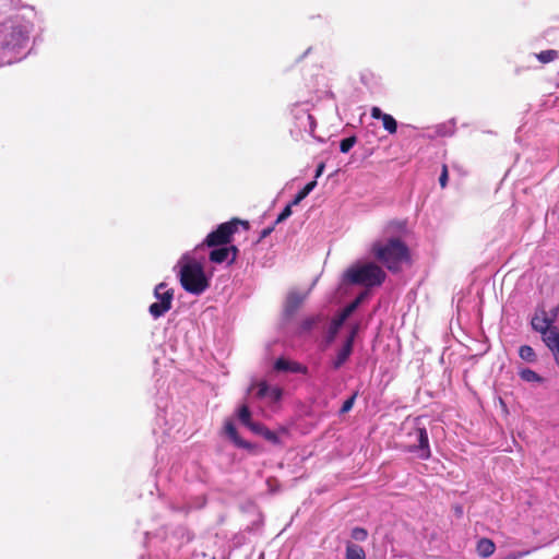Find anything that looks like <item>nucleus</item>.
Instances as JSON below:
<instances>
[{
  "mask_svg": "<svg viewBox=\"0 0 559 559\" xmlns=\"http://www.w3.org/2000/svg\"><path fill=\"white\" fill-rule=\"evenodd\" d=\"M32 22L14 15L0 24V56L4 64L23 59L28 51Z\"/></svg>",
  "mask_w": 559,
  "mask_h": 559,
  "instance_id": "obj_1",
  "label": "nucleus"
},
{
  "mask_svg": "<svg viewBox=\"0 0 559 559\" xmlns=\"http://www.w3.org/2000/svg\"><path fill=\"white\" fill-rule=\"evenodd\" d=\"M199 251H187L177 262L178 276L182 288L193 295H201L210 285L202 262L197 258Z\"/></svg>",
  "mask_w": 559,
  "mask_h": 559,
  "instance_id": "obj_2",
  "label": "nucleus"
},
{
  "mask_svg": "<svg viewBox=\"0 0 559 559\" xmlns=\"http://www.w3.org/2000/svg\"><path fill=\"white\" fill-rule=\"evenodd\" d=\"M371 252L378 261L383 263L388 270L392 272H397L402 263L408 260V249L406 245L397 238H391L385 242H373Z\"/></svg>",
  "mask_w": 559,
  "mask_h": 559,
  "instance_id": "obj_3",
  "label": "nucleus"
},
{
  "mask_svg": "<svg viewBox=\"0 0 559 559\" xmlns=\"http://www.w3.org/2000/svg\"><path fill=\"white\" fill-rule=\"evenodd\" d=\"M385 280L384 271L372 262L357 263L344 274V281L367 288L379 286Z\"/></svg>",
  "mask_w": 559,
  "mask_h": 559,
  "instance_id": "obj_4",
  "label": "nucleus"
},
{
  "mask_svg": "<svg viewBox=\"0 0 559 559\" xmlns=\"http://www.w3.org/2000/svg\"><path fill=\"white\" fill-rule=\"evenodd\" d=\"M239 224H243L245 226L248 225L247 222H241L236 218L219 224L217 228L211 231L201 243L194 247V251L200 252L204 247L212 248L229 243L230 238L237 231Z\"/></svg>",
  "mask_w": 559,
  "mask_h": 559,
  "instance_id": "obj_5",
  "label": "nucleus"
},
{
  "mask_svg": "<svg viewBox=\"0 0 559 559\" xmlns=\"http://www.w3.org/2000/svg\"><path fill=\"white\" fill-rule=\"evenodd\" d=\"M407 451L420 460H428L431 455L428 432L425 427H415L408 432Z\"/></svg>",
  "mask_w": 559,
  "mask_h": 559,
  "instance_id": "obj_6",
  "label": "nucleus"
},
{
  "mask_svg": "<svg viewBox=\"0 0 559 559\" xmlns=\"http://www.w3.org/2000/svg\"><path fill=\"white\" fill-rule=\"evenodd\" d=\"M154 297L156 301L148 307V312L154 319H158L171 308L174 290L167 284L159 283L154 289Z\"/></svg>",
  "mask_w": 559,
  "mask_h": 559,
  "instance_id": "obj_7",
  "label": "nucleus"
},
{
  "mask_svg": "<svg viewBox=\"0 0 559 559\" xmlns=\"http://www.w3.org/2000/svg\"><path fill=\"white\" fill-rule=\"evenodd\" d=\"M292 115L295 121V126L299 131L312 134L316 129V121L309 114V108L305 104H296L292 108Z\"/></svg>",
  "mask_w": 559,
  "mask_h": 559,
  "instance_id": "obj_8",
  "label": "nucleus"
},
{
  "mask_svg": "<svg viewBox=\"0 0 559 559\" xmlns=\"http://www.w3.org/2000/svg\"><path fill=\"white\" fill-rule=\"evenodd\" d=\"M532 329L539 333L543 337L550 334L552 330H558L554 325V318H549L548 312L545 309H538L531 320Z\"/></svg>",
  "mask_w": 559,
  "mask_h": 559,
  "instance_id": "obj_9",
  "label": "nucleus"
},
{
  "mask_svg": "<svg viewBox=\"0 0 559 559\" xmlns=\"http://www.w3.org/2000/svg\"><path fill=\"white\" fill-rule=\"evenodd\" d=\"M238 253V249L235 246H218L212 247L210 251V261L213 263H223L228 262L233 263L236 260Z\"/></svg>",
  "mask_w": 559,
  "mask_h": 559,
  "instance_id": "obj_10",
  "label": "nucleus"
},
{
  "mask_svg": "<svg viewBox=\"0 0 559 559\" xmlns=\"http://www.w3.org/2000/svg\"><path fill=\"white\" fill-rule=\"evenodd\" d=\"M308 293H301L298 290H292L285 301V317L289 318L295 314L298 308L302 305L305 299L307 298Z\"/></svg>",
  "mask_w": 559,
  "mask_h": 559,
  "instance_id": "obj_11",
  "label": "nucleus"
},
{
  "mask_svg": "<svg viewBox=\"0 0 559 559\" xmlns=\"http://www.w3.org/2000/svg\"><path fill=\"white\" fill-rule=\"evenodd\" d=\"M370 116L373 119L381 120L384 130H386L390 134L396 133L397 122L393 116L383 112L379 107L376 106L371 108Z\"/></svg>",
  "mask_w": 559,
  "mask_h": 559,
  "instance_id": "obj_12",
  "label": "nucleus"
},
{
  "mask_svg": "<svg viewBox=\"0 0 559 559\" xmlns=\"http://www.w3.org/2000/svg\"><path fill=\"white\" fill-rule=\"evenodd\" d=\"M274 369L276 371L302 373V374H306L308 372V368L305 365H301L297 361L287 360L284 357H280L275 360Z\"/></svg>",
  "mask_w": 559,
  "mask_h": 559,
  "instance_id": "obj_13",
  "label": "nucleus"
},
{
  "mask_svg": "<svg viewBox=\"0 0 559 559\" xmlns=\"http://www.w3.org/2000/svg\"><path fill=\"white\" fill-rule=\"evenodd\" d=\"M352 340H346L343 346L337 350L335 357L332 359V368L340 369L350 357L353 353Z\"/></svg>",
  "mask_w": 559,
  "mask_h": 559,
  "instance_id": "obj_14",
  "label": "nucleus"
},
{
  "mask_svg": "<svg viewBox=\"0 0 559 559\" xmlns=\"http://www.w3.org/2000/svg\"><path fill=\"white\" fill-rule=\"evenodd\" d=\"M369 296V292L366 289L361 292L352 302H349L338 314L340 321L345 322L361 305V302L367 299Z\"/></svg>",
  "mask_w": 559,
  "mask_h": 559,
  "instance_id": "obj_15",
  "label": "nucleus"
},
{
  "mask_svg": "<svg viewBox=\"0 0 559 559\" xmlns=\"http://www.w3.org/2000/svg\"><path fill=\"white\" fill-rule=\"evenodd\" d=\"M542 340L551 352L556 364L559 366V330H552L549 335Z\"/></svg>",
  "mask_w": 559,
  "mask_h": 559,
  "instance_id": "obj_16",
  "label": "nucleus"
},
{
  "mask_svg": "<svg viewBox=\"0 0 559 559\" xmlns=\"http://www.w3.org/2000/svg\"><path fill=\"white\" fill-rule=\"evenodd\" d=\"M495 543L489 538H481L477 542V554L481 558H488L495 552Z\"/></svg>",
  "mask_w": 559,
  "mask_h": 559,
  "instance_id": "obj_17",
  "label": "nucleus"
},
{
  "mask_svg": "<svg viewBox=\"0 0 559 559\" xmlns=\"http://www.w3.org/2000/svg\"><path fill=\"white\" fill-rule=\"evenodd\" d=\"M225 432L228 438L239 448H249V443L245 442L238 435L235 425L231 421L225 424Z\"/></svg>",
  "mask_w": 559,
  "mask_h": 559,
  "instance_id": "obj_18",
  "label": "nucleus"
},
{
  "mask_svg": "<svg viewBox=\"0 0 559 559\" xmlns=\"http://www.w3.org/2000/svg\"><path fill=\"white\" fill-rule=\"evenodd\" d=\"M345 557L346 559H365L366 554L361 546L354 543H347Z\"/></svg>",
  "mask_w": 559,
  "mask_h": 559,
  "instance_id": "obj_19",
  "label": "nucleus"
},
{
  "mask_svg": "<svg viewBox=\"0 0 559 559\" xmlns=\"http://www.w3.org/2000/svg\"><path fill=\"white\" fill-rule=\"evenodd\" d=\"M317 186V180L308 182L293 199L292 204L298 205L305 198H307Z\"/></svg>",
  "mask_w": 559,
  "mask_h": 559,
  "instance_id": "obj_20",
  "label": "nucleus"
},
{
  "mask_svg": "<svg viewBox=\"0 0 559 559\" xmlns=\"http://www.w3.org/2000/svg\"><path fill=\"white\" fill-rule=\"evenodd\" d=\"M520 378L528 383L542 382L543 378L534 370L530 368H523L519 371Z\"/></svg>",
  "mask_w": 559,
  "mask_h": 559,
  "instance_id": "obj_21",
  "label": "nucleus"
},
{
  "mask_svg": "<svg viewBox=\"0 0 559 559\" xmlns=\"http://www.w3.org/2000/svg\"><path fill=\"white\" fill-rule=\"evenodd\" d=\"M519 356L521 359L527 362H535L537 359V355L534 348L530 345H522L519 348Z\"/></svg>",
  "mask_w": 559,
  "mask_h": 559,
  "instance_id": "obj_22",
  "label": "nucleus"
},
{
  "mask_svg": "<svg viewBox=\"0 0 559 559\" xmlns=\"http://www.w3.org/2000/svg\"><path fill=\"white\" fill-rule=\"evenodd\" d=\"M344 324V322H341L340 321V317H335L331 324H330V328H329V331H328V335H326V343L330 344L334 341L335 336L337 335L340 329L342 328V325Z\"/></svg>",
  "mask_w": 559,
  "mask_h": 559,
  "instance_id": "obj_23",
  "label": "nucleus"
},
{
  "mask_svg": "<svg viewBox=\"0 0 559 559\" xmlns=\"http://www.w3.org/2000/svg\"><path fill=\"white\" fill-rule=\"evenodd\" d=\"M558 56H559V53L557 50L549 49V50L540 51L539 53L536 55V58L542 63H548L550 61H554L556 58H558Z\"/></svg>",
  "mask_w": 559,
  "mask_h": 559,
  "instance_id": "obj_24",
  "label": "nucleus"
},
{
  "mask_svg": "<svg viewBox=\"0 0 559 559\" xmlns=\"http://www.w3.org/2000/svg\"><path fill=\"white\" fill-rule=\"evenodd\" d=\"M357 138L355 135L347 136L341 140L340 142V151L342 153H348L353 146L356 144Z\"/></svg>",
  "mask_w": 559,
  "mask_h": 559,
  "instance_id": "obj_25",
  "label": "nucleus"
},
{
  "mask_svg": "<svg viewBox=\"0 0 559 559\" xmlns=\"http://www.w3.org/2000/svg\"><path fill=\"white\" fill-rule=\"evenodd\" d=\"M238 418L243 426H247L251 421V413L247 405H242L238 409Z\"/></svg>",
  "mask_w": 559,
  "mask_h": 559,
  "instance_id": "obj_26",
  "label": "nucleus"
},
{
  "mask_svg": "<svg viewBox=\"0 0 559 559\" xmlns=\"http://www.w3.org/2000/svg\"><path fill=\"white\" fill-rule=\"evenodd\" d=\"M283 396V390L278 386H269L267 395L265 399H269L271 402H278Z\"/></svg>",
  "mask_w": 559,
  "mask_h": 559,
  "instance_id": "obj_27",
  "label": "nucleus"
},
{
  "mask_svg": "<svg viewBox=\"0 0 559 559\" xmlns=\"http://www.w3.org/2000/svg\"><path fill=\"white\" fill-rule=\"evenodd\" d=\"M352 538L357 540V542H364L367 539L368 537V533L365 528L362 527H354L352 530V534H350Z\"/></svg>",
  "mask_w": 559,
  "mask_h": 559,
  "instance_id": "obj_28",
  "label": "nucleus"
},
{
  "mask_svg": "<svg viewBox=\"0 0 559 559\" xmlns=\"http://www.w3.org/2000/svg\"><path fill=\"white\" fill-rule=\"evenodd\" d=\"M356 397H357V393H354L350 397H348L346 401H344V403L340 409V414L348 413L353 408Z\"/></svg>",
  "mask_w": 559,
  "mask_h": 559,
  "instance_id": "obj_29",
  "label": "nucleus"
},
{
  "mask_svg": "<svg viewBox=\"0 0 559 559\" xmlns=\"http://www.w3.org/2000/svg\"><path fill=\"white\" fill-rule=\"evenodd\" d=\"M294 204H292V202L289 204H287L283 211L278 214L275 223L278 224V223H282L284 222L285 219H287L290 215H292V206Z\"/></svg>",
  "mask_w": 559,
  "mask_h": 559,
  "instance_id": "obj_30",
  "label": "nucleus"
},
{
  "mask_svg": "<svg viewBox=\"0 0 559 559\" xmlns=\"http://www.w3.org/2000/svg\"><path fill=\"white\" fill-rule=\"evenodd\" d=\"M262 437H263L265 440H267V441H270L271 443H273V444H278V443H280V438H278V436H277L274 431H272V430H270V429H267V428H265V430H263Z\"/></svg>",
  "mask_w": 559,
  "mask_h": 559,
  "instance_id": "obj_31",
  "label": "nucleus"
},
{
  "mask_svg": "<svg viewBox=\"0 0 559 559\" xmlns=\"http://www.w3.org/2000/svg\"><path fill=\"white\" fill-rule=\"evenodd\" d=\"M257 396L260 397V399H265L266 395H267V391H269V385L266 382H260L258 383L257 385Z\"/></svg>",
  "mask_w": 559,
  "mask_h": 559,
  "instance_id": "obj_32",
  "label": "nucleus"
},
{
  "mask_svg": "<svg viewBox=\"0 0 559 559\" xmlns=\"http://www.w3.org/2000/svg\"><path fill=\"white\" fill-rule=\"evenodd\" d=\"M246 427L249 428L253 433H257L260 436H262L263 430H265V428H266L263 425H261L259 423H254L252 420Z\"/></svg>",
  "mask_w": 559,
  "mask_h": 559,
  "instance_id": "obj_33",
  "label": "nucleus"
},
{
  "mask_svg": "<svg viewBox=\"0 0 559 559\" xmlns=\"http://www.w3.org/2000/svg\"><path fill=\"white\" fill-rule=\"evenodd\" d=\"M449 173L447 165H442V170L439 177V183L441 188H445L448 185Z\"/></svg>",
  "mask_w": 559,
  "mask_h": 559,
  "instance_id": "obj_34",
  "label": "nucleus"
},
{
  "mask_svg": "<svg viewBox=\"0 0 559 559\" xmlns=\"http://www.w3.org/2000/svg\"><path fill=\"white\" fill-rule=\"evenodd\" d=\"M314 324H316V319L314 318H306L305 320H302L300 329L304 332H308V331H310L313 328Z\"/></svg>",
  "mask_w": 559,
  "mask_h": 559,
  "instance_id": "obj_35",
  "label": "nucleus"
},
{
  "mask_svg": "<svg viewBox=\"0 0 559 559\" xmlns=\"http://www.w3.org/2000/svg\"><path fill=\"white\" fill-rule=\"evenodd\" d=\"M358 330H359V324H355L354 326H352V330H350L348 336L346 337V340H352V346H354V342L357 336Z\"/></svg>",
  "mask_w": 559,
  "mask_h": 559,
  "instance_id": "obj_36",
  "label": "nucleus"
},
{
  "mask_svg": "<svg viewBox=\"0 0 559 559\" xmlns=\"http://www.w3.org/2000/svg\"><path fill=\"white\" fill-rule=\"evenodd\" d=\"M558 314H559V306L554 307V308L549 311V313H548L549 318H554V322L556 321V319H557Z\"/></svg>",
  "mask_w": 559,
  "mask_h": 559,
  "instance_id": "obj_37",
  "label": "nucleus"
},
{
  "mask_svg": "<svg viewBox=\"0 0 559 559\" xmlns=\"http://www.w3.org/2000/svg\"><path fill=\"white\" fill-rule=\"evenodd\" d=\"M324 169V164H320L318 167H317V170H316V178L320 177L322 171Z\"/></svg>",
  "mask_w": 559,
  "mask_h": 559,
  "instance_id": "obj_38",
  "label": "nucleus"
},
{
  "mask_svg": "<svg viewBox=\"0 0 559 559\" xmlns=\"http://www.w3.org/2000/svg\"><path fill=\"white\" fill-rule=\"evenodd\" d=\"M272 230H273V227H269V228L263 229L262 233H261V237L265 238L266 236H269L272 233Z\"/></svg>",
  "mask_w": 559,
  "mask_h": 559,
  "instance_id": "obj_39",
  "label": "nucleus"
}]
</instances>
